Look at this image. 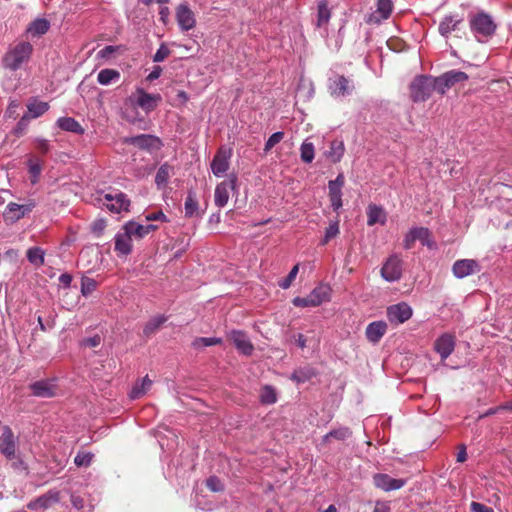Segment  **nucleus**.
I'll return each mask as SVG.
<instances>
[{"instance_id":"37998d69","label":"nucleus","mask_w":512,"mask_h":512,"mask_svg":"<svg viewBox=\"0 0 512 512\" xmlns=\"http://www.w3.org/2000/svg\"><path fill=\"white\" fill-rule=\"evenodd\" d=\"M27 166L29 173L31 175V182L35 184L38 181L40 174L42 172V163L39 159L31 157L27 161Z\"/></svg>"},{"instance_id":"7ed1b4c3","label":"nucleus","mask_w":512,"mask_h":512,"mask_svg":"<svg viewBox=\"0 0 512 512\" xmlns=\"http://www.w3.org/2000/svg\"><path fill=\"white\" fill-rule=\"evenodd\" d=\"M33 47L29 42H20L9 49L2 59L3 67L12 71L18 70L21 65L28 61Z\"/></svg>"},{"instance_id":"bb28decb","label":"nucleus","mask_w":512,"mask_h":512,"mask_svg":"<svg viewBox=\"0 0 512 512\" xmlns=\"http://www.w3.org/2000/svg\"><path fill=\"white\" fill-rule=\"evenodd\" d=\"M185 217H201L202 213L199 212V204L196 197V193L193 190L187 192V197L184 203Z\"/></svg>"},{"instance_id":"5fc2aeb1","label":"nucleus","mask_w":512,"mask_h":512,"mask_svg":"<svg viewBox=\"0 0 512 512\" xmlns=\"http://www.w3.org/2000/svg\"><path fill=\"white\" fill-rule=\"evenodd\" d=\"M284 138V133L281 131L273 133L265 143V152L270 151L276 144Z\"/></svg>"},{"instance_id":"f257e3e1","label":"nucleus","mask_w":512,"mask_h":512,"mask_svg":"<svg viewBox=\"0 0 512 512\" xmlns=\"http://www.w3.org/2000/svg\"><path fill=\"white\" fill-rule=\"evenodd\" d=\"M469 27L478 42L487 41L495 34L497 29L493 18L485 12L470 15Z\"/></svg>"},{"instance_id":"a211bd4d","label":"nucleus","mask_w":512,"mask_h":512,"mask_svg":"<svg viewBox=\"0 0 512 512\" xmlns=\"http://www.w3.org/2000/svg\"><path fill=\"white\" fill-rule=\"evenodd\" d=\"M374 485L386 492L398 490L406 484L404 479L392 478L388 474L378 473L373 476Z\"/></svg>"},{"instance_id":"ea45409f","label":"nucleus","mask_w":512,"mask_h":512,"mask_svg":"<svg viewBox=\"0 0 512 512\" xmlns=\"http://www.w3.org/2000/svg\"><path fill=\"white\" fill-rule=\"evenodd\" d=\"M260 402L264 405H272L277 402V393L273 386L265 385L260 391Z\"/></svg>"},{"instance_id":"a19ab883","label":"nucleus","mask_w":512,"mask_h":512,"mask_svg":"<svg viewBox=\"0 0 512 512\" xmlns=\"http://www.w3.org/2000/svg\"><path fill=\"white\" fill-rule=\"evenodd\" d=\"M345 184L343 173H339L334 180L328 182L329 196H342V188Z\"/></svg>"},{"instance_id":"7c9ffc66","label":"nucleus","mask_w":512,"mask_h":512,"mask_svg":"<svg viewBox=\"0 0 512 512\" xmlns=\"http://www.w3.org/2000/svg\"><path fill=\"white\" fill-rule=\"evenodd\" d=\"M351 436V429L349 427L341 426L325 434L322 438V443L326 444L331 438L336 439L338 441H344L350 438Z\"/></svg>"},{"instance_id":"6e6552de","label":"nucleus","mask_w":512,"mask_h":512,"mask_svg":"<svg viewBox=\"0 0 512 512\" xmlns=\"http://www.w3.org/2000/svg\"><path fill=\"white\" fill-rule=\"evenodd\" d=\"M328 88L333 97H345L351 95L355 87L353 81L344 75H335L329 79Z\"/></svg>"},{"instance_id":"338daca9","label":"nucleus","mask_w":512,"mask_h":512,"mask_svg":"<svg viewBox=\"0 0 512 512\" xmlns=\"http://www.w3.org/2000/svg\"><path fill=\"white\" fill-rule=\"evenodd\" d=\"M329 199L334 211H338L342 207V196H329Z\"/></svg>"},{"instance_id":"39448f33","label":"nucleus","mask_w":512,"mask_h":512,"mask_svg":"<svg viewBox=\"0 0 512 512\" xmlns=\"http://www.w3.org/2000/svg\"><path fill=\"white\" fill-rule=\"evenodd\" d=\"M132 106L143 109L146 113L153 111L157 104L161 101L159 94H149L142 88H137L127 100Z\"/></svg>"},{"instance_id":"4468645a","label":"nucleus","mask_w":512,"mask_h":512,"mask_svg":"<svg viewBox=\"0 0 512 512\" xmlns=\"http://www.w3.org/2000/svg\"><path fill=\"white\" fill-rule=\"evenodd\" d=\"M228 337L241 354L250 356L253 353L254 346L244 331L231 330Z\"/></svg>"},{"instance_id":"6e6d98bb","label":"nucleus","mask_w":512,"mask_h":512,"mask_svg":"<svg viewBox=\"0 0 512 512\" xmlns=\"http://www.w3.org/2000/svg\"><path fill=\"white\" fill-rule=\"evenodd\" d=\"M170 53V49L164 43H162L154 54L153 61L157 63L162 62L170 55Z\"/></svg>"},{"instance_id":"393cba45","label":"nucleus","mask_w":512,"mask_h":512,"mask_svg":"<svg viewBox=\"0 0 512 512\" xmlns=\"http://www.w3.org/2000/svg\"><path fill=\"white\" fill-rule=\"evenodd\" d=\"M132 235L123 230L115 235V251L121 255H128L132 251Z\"/></svg>"},{"instance_id":"c03bdc74","label":"nucleus","mask_w":512,"mask_h":512,"mask_svg":"<svg viewBox=\"0 0 512 512\" xmlns=\"http://www.w3.org/2000/svg\"><path fill=\"white\" fill-rule=\"evenodd\" d=\"M167 318L163 315H159L150 319L145 325L143 332L145 335H151L156 332L165 322Z\"/></svg>"},{"instance_id":"e433bc0d","label":"nucleus","mask_w":512,"mask_h":512,"mask_svg":"<svg viewBox=\"0 0 512 512\" xmlns=\"http://www.w3.org/2000/svg\"><path fill=\"white\" fill-rule=\"evenodd\" d=\"M172 167L168 163L162 164L155 176V183L158 188L165 186L171 176Z\"/></svg>"},{"instance_id":"f704fd0d","label":"nucleus","mask_w":512,"mask_h":512,"mask_svg":"<svg viewBox=\"0 0 512 512\" xmlns=\"http://www.w3.org/2000/svg\"><path fill=\"white\" fill-rule=\"evenodd\" d=\"M49 27L50 23L46 19L38 18L29 25L27 32L32 36H41L49 30Z\"/></svg>"},{"instance_id":"cd10ccee","label":"nucleus","mask_w":512,"mask_h":512,"mask_svg":"<svg viewBox=\"0 0 512 512\" xmlns=\"http://www.w3.org/2000/svg\"><path fill=\"white\" fill-rule=\"evenodd\" d=\"M386 213L382 207L370 204L367 209V224L373 226L376 223L385 224Z\"/></svg>"},{"instance_id":"6ab92c4d","label":"nucleus","mask_w":512,"mask_h":512,"mask_svg":"<svg viewBox=\"0 0 512 512\" xmlns=\"http://www.w3.org/2000/svg\"><path fill=\"white\" fill-rule=\"evenodd\" d=\"M0 452L9 460L15 457L16 445L10 427L5 426L0 436Z\"/></svg>"},{"instance_id":"20e7f679","label":"nucleus","mask_w":512,"mask_h":512,"mask_svg":"<svg viewBox=\"0 0 512 512\" xmlns=\"http://www.w3.org/2000/svg\"><path fill=\"white\" fill-rule=\"evenodd\" d=\"M468 75L460 70H450L438 77H434L436 92L444 95L455 84L468 80Z\"/></svg>"},{"instance_id":"3c124183","label":"nucleus","mask_w":512,"mask_h":512,"mask_svg":"<svg viewBox=\"0 0 512 512\" xmlns=\"http://www.w3.org/2000/svg\"><path fill=\"white\" fill-rule=\"evenodd\" d=\"M298 271H299V264H296L292 267V269L290 270L288 275L284 279L279 281V287L282 289H288L291 286L292 282L295 280V278L298 274Z\"/></svg>"},{"instance_id":"69168bd1","label":"nucleus","mask_w":512,"mask_h":512,"mask_svg":"<svg viewBox=\"0 0 512 512\" xmlns=\"http://www.w3.org/2000/svg\"><path fill=\"white\" fill-rule=\"evenodd\" d=\"M118 47L116 46H105L103 49H101L98 53V55L102 58L109 57L112 53L116 52Z\"/></svg>"},{"instance_id":"2eb2a0df","label":"nucleus","mask_w":512,"mask_h":512,"mask_svg":"<svg viewBox=\"0 0 512 512\" xmlns=\"http://www.w3.org/2000/svg\"><path fill=\"white\" fill-rule=\"evenodd\" d=\"M231 151L220 148L211 162V171L216 177H222L229 169Z\"/></svg>"},{"instance_id":"423d86ee","label":"nucleus","mask_w":512,"mask_h":512,"mask_svg":"<svg viewBox=\"0 0 512 512\" xmlns=\"http://www.w3.org/2000/svg\"><path fill=\"white\" fill-rule=\"evenodd\" d=\"M124 142L148 152L157 151L163 146V143L159 137L150 134H141L127 137L125 138Z\"/></svg>"},{"instance_id":"4d7b16f0","label":"nucleus","mask_w":512,"mask_h":512,"mask_svg":"<svg viewBox=\"0 0 512 512\" xmlns=\"http://www.w3.org/2000/svg\"><path fill=\"white\" fill-rule=\"evenodd\" d=\"M312 300L310 299L309 295L306 297H295L292 300V303L296 307H315L313 303H311Z\"/></svg>"},{"instance_id":"de8ad7c7","label":"nucleus","mask_w":512,"mask_h":512,"mask_svg":"<svg viewBox=\"0 0 512 512\" xmlns=\"http://www.w3.org/2000/svg\"><path fill=\"white\" fill-rule=\"evenodd\" d=\"M339 222L338 220L331 222L325 230L323 239L321 240L322 245H326L331 239L335 238L339 234Z\"/></svg>"},{"instance_id":"e2e57ef3","label":"nucleus","mask_w":512,"mask_h":512,"mask_svg":"<svg viewBox=\"0 0 512 512\" xmlns=\"http://www.w3.org/2000/svg\"><path fill=\"white\" fill-rule=\"evenodd\" d=\"M36 147L42 153H47L50 150V144L46 139H37Z\"/></svg>"},{"instance_id":"0eeeda50","label":"nucleus","mask_w":512,"mask_h":512,"mask_svg":"<svg viewBox=\"0 0 512 512\" xmlns=\"http://www.w3.org/2000/svg\"><path fill=\"white\" fill-rule=\"evenodd\" d=\"M237 176L232 174L229 176L227 181H222L217 184L214 192V202L219 208H223L227 205L230 197V191L236 189Z\"/></svg>"},{"instance_id":"1a4fd4ad","label":"nucleus","mask_w":512,"mask_h":512,"mask_svg":"<svg viewBox=\"0 0 512 512\" xmlns=\"http://www.w3.org/2000/svg\"><path fill=\"white\" fill-rule=\"evenodd\" d=\"M100 200L105 201L103 204L113 213L128 211L130 205V200L122 192L116 194L105 193Z\"/></svg>"},{"instance_id":"c756f323","label":"nucleus","mask_w":512,"mask_h":512,"mask_svg":"<svg viewBox=\"0 0 512 512\" xmlns=\"http://www.w3.org/2000/svg\"><path fill=\"white\" fill-rule=\"evenodd\" d=\"M57 125L60 129L68 132H73L75 134H83L84 129L79 124L78 121H76L72 117H61L57 120Z\"/></svg>"},{"instance_id":"4be33fe9","label":"nucleus","mask_w":512,"mask_h":512,"mask_svg":"<svg viewBox=\"0 0 512 512\" xmlns=\"http://www.w3.org/2000/svg\"><path fill=\"white\" fill-rule=\"evenodd\" d=\"M34 205L32 204H29V205H19L17 203H9L5 209V212H4V219L6 221H9V222H16L18 221L19 219H21L22 217L25 216V214L29 213L32 211V208H33Z\"/></svg>"},{"instance_id":"412c9836","label":"nucleus","mask_w":512,"mask_h":512,"mask_svg":"<svg viewBox=\"0 0 512 512\" xmlns=\"http://www.w3.org/2000/svg\"><path fill=\"white\" fill-rule=\"evenodd\" d=\"M387 328V323L382 320L369 323L365 330L366 339L374 345L378 344L386 334Z\"/></svg>"},{"instance_id":"c85d7f7f","label":"nucleus","mask_w":512,"mask_h":512,"mask_svg":"<svg viewBox=\"0 0 512 512\" xmlns=\"http://www.w3.org/2000/svg\"><path fill=\"white\" fill-rule=\"evenodd\" d=\"M151 386L152 380L148 377V375H146L144 378H142L140 381H137L134 384L129 393V397L132 400L139 399L146 394V392L151 388Z\"/></svg>"},{"instance_id":"79ce46f5","label":"nucleus","mask_w":512,"mask_h":512,"mask_svg":"<svg viewBox=\"0 0 512 512\" xmlns=\"http://www.w3.org/2000/svg\"><path fill=\"white\" fill-rule=\"evenodd\" d=\"M44 255L45 252L40 247H31L26 253L28 261L35 266H41L44 264Z\"/></svg>"},{"instance_id":"2f4dec72","label":"nucleus","mask_w":512,"mask_h":512,"mask_svg":"<svg viewBox=\"0 0 512 512\" xmlns=\"http://www.w3.org/2000/svg\"><path fill=\"white\" fill-rule=\"evenodd\" d=\"M331 17V10L328 7L327 0H319L317 2V27L326 25Z\"/></svg>"},{"instance_id":"72a5a7b5","label":"nucleus","mask_w":512,"mask_h":512,"mask_svg":"<svg viewBox=\"0 0 512 512\" xmlns=\"http://www.w3.org/2000/svg\"><path fill=\"white\" fill-rule=\"evenodd\" d=\"M316 375L314 368L306 366L295 369L291 375V379L297 383H305Z\"/></svg>"},{"instance_id":"5701e85b","label":"nucleus","mask_w":512,"mask_h":512,"mask_svg":"<svg viewBox=\"0 0 512 512\" xmlns=\"http://www.w3.org/2000/svg\"><path fill=\"white\" fill-rule=\"evenodd\" d=\"M157 226L154 224H139L135 221H129L123 226V230L128 231L132 236L142 239L150 232L155 231Z\"/></svg>"},{"instance_id":"58836bf2","label":"nucleus","mask_w":512,"mask_h":512,"mask_svg":"<svg viewBox=\"0 0 512 512\" xmlns=\"http://www.w3.org/2000/svg\"><path fill=\"white\" fill-rule=\"evenodd\" d=\"M27 109H28L27 115H28L29 119L38 118V117L42 116L46 111H48L49 105L47 102L35 101L32 103H29L27 105Z\"/></svg>"},{"instance_id":"9d476101","label":"nucleus","mask_w":512,"mask_h":512,"mask_svg":"<svg viewBox=\"0 0 512 512\" xmlns=\"http://www.w3.org/2000/svg\"><path fill=\"white\" fill-rule=\"evenodd\" d=\"M381 276L387 282L398 281L402 276V260L397 255L390 256L381 268Z\"/></svg>"},{"instance_id":"a18cd8bd","label":"nucleus","mask_w":512,"mask_h":512,"mask_svg":"<svg viewBox=\"0 0 512 512\" xmlns=\"http://www.w3.org/2000/svg\"><path fill=\"white\" fill-rule=\"evenodd\" d=\"M315 150L311 142H303L300 147V157L304 163H311L314 159Z\"/></svg>"},{"instance_id":"13d9d810","label":"nucleus","mask_w":512,"mask_h":512,"mask_svg":"<svg viewBox=\"0 0 512 512\" xmlns=\"http://www.w3.org/2000/svg\"><path fill=\"white\" fill-rule=\"evenodd\" d=\"M106 227V222L103 219L94 221L91 225V230L97 236H100Z\"/></svg>"},{"instance_id":"bf43d9fd","label":"nucleus","mask_w":512,"mask_h":512,"mask_svg":"<svg viewBox=\"0 0 512 512\" xmlns=\"http://www.w3.org/2000/svg\"><path fill=\"white\" fill-rule=\"evenodd\" d=\"M471 510L473 512H493V509L491 507L479 502H472Z\"/></svg>"},{"instance_id":"dca6fc26","label":"nucleus","mask_w":512,"mask_h":512,"mask_svg":"<svg viewBox=\"0 0 512 512\" xmlns=\"http://www.w3.org/2000/svg\"><path fill=\"white\" fill-rule=\"evenodd\" d=\"M463 24V17L458 14H450L443 17L439 22L438 32L444 37L448 38L452 32H456Z\"/></svg>"},{"instance_id":"473e14b6","label":"nucleus","mask_w":512,"mask_h":512,"mask_svg":"<svg viewBox=\"0 0 512 512\" xmlns=\"http://www.w3.org/2000/svg\"><path fill=\"white\" fill-rule=\"evenodd\" d=\"M345 152L344 142L342 140H333L330 143V149L326 153L327 157L331 159L333 163L341 161Z\"/></svg>"},{"instance_id":"052dcab7","label":"nucleus","mask_w":512,"mask_h":512,"mask_svg":"<svg viewBox=\"0 0 512 512\" xmlns=\"http://www.w3.org/2000/svg\"><path fill=\"white\" fill-rule=\"evenodd\" d=\"M145 219L147 221H156V220L166 221L167 220L166 215L162 211L149 213L145 216Z\"/></svg>"},{"instance_id":"4c0bfd02","label":"nucleus","mask_w":512,"mask_h":512,"mask_svg":"<svg viewBox=\"0 0 512 512\" xmlns=\"http://www.w3.org/2000/svg\"><path fill=\"white\" fill-rule=\"evenodd\" d=\"M392 7L391 0H377L375 14L379 15V17H377L376 21L379 22L380 20L388 19L392 13Z\"/></svg>"},{"instance_id":"c9c22d12","label":"nucleus","mask_w":512,"mask_h":512,"mask_svg":"<svg viewBox=\"0 0 512 512\" xmlns=\"http://www.w3.org/2000/svg\"><path fill=\"white\" fill-rule=\"evenodd\" d=\"M120 78V73L114 69H102L97 75V81L101 85H109Z\"/></svg>"},{"instance_id":"864d4df0","label":"nucleus","mask_w":512,"mask_h":512,"mask_svg":"<svg viewBox=\"0 0 512 512\" xmlns=\"http://www.w3.org/2000/svg\"><path fill=\"white\" fill-rule=\"evenodd\" d=\"M206 486L213 492H221L224 490V485L221 480L216 476H211L206 480Z\"/></svg>"},{"instance_id":"b1692460","label":"nucleus","mask_w":512,"mask_h":512,"mask_svg":"<svg viewBox=\"0 0 512 512\" xmlns=\"http://www.w3.org/2000/svg\"><path fill=\"white\" fill-rule=\"evenodd\" d=\"M309 297L312 300L311 303H313L314 306L317 307L322 303L330 301L331 288L328 284L320 283L310 292Z\"/></svg>"},{"instance_id":"603ef678","label":"nucleus","mask_w":512,"mask_h":512,"mask_svg":"<svg viewBox=\"0 0 512 512\" xmlns=\"http://www.w3.org/2000/svg\"><path fill=\"white\" fill-rule=\"evenodd\" d=\"M222 339L217 337H200L194 340L193 346L194 347H209L217 344H221Z\"/></svg>"},{"instance_id":"9b49d317","label":"nucleus","mask_w":512,"mask_h":512,"mask_svg":"<svg viewBox=\"0 0 512 512\" xmlns=\"http://www.w3.org/2000/svg\"><path fill=\"white\" fill-rule=\"evenodd\" d=\"M479 271L480 266L474 259H460L455 261L452 266V273L458 279L473 275Z\"/></svg>"},{"instance_id":"f03ea898","label":"nucleus","mask_w":512,"mask_h":512,"mask_svg":"<svg viewBox=\"0 0 512 512\" xmlns=\"http://www.w3.org/2000/svg\"><path fill=\"white\" fill-rule=\"evenodd\" d=\"M410 98L415 103L425 102L436 92L434 77L418 75L409 85Z\"/></svg>"},{"instance_id":"aec40b11","label":"nucleus","mask_w":512,"mask_h":512,"mask_svg":"<svg viewBox=\"0 0 512 512\" xmlns=\"http://www.w3.org/2000/svg\"><path fill=\"white\" fill-rule=\"evenodd\" d=\"M436 352L442 360L447 359L455 348V338L453 335L445 333L438 337L434 344Z\"/></svg>"},{"instance_id":"09e8293b","label":"nucleus","mask_w":512,"mask_h":512,"mask_svg":"<svg viewBox=\"0 0 512 512\" xmlns=\"http://www.w3.org/2000/svg\"><path fill=\"white\" fill-rule=\"evenodd\" d=\"M410 237L416 240H420L422 244H426V240L430 237V231L425 227H414L410 229Z\"/></svg>"},{"instance_id":"680f3d73","label":"nucleus","mask_w":512,"mask_h":512,"mask_svg":"<svg viewBox=\"0 0 512 512\" xmlns=\"http://www.w3.org/2000/svg\"><path fill=\"white\" fill-rule=\"evenodd\" d=\"M100 337L98 335L86 338L82 341V345L85 347H97L100 344Z\"/></svg>"},{"instance_id":"a878e982","label":"nucleus","mask_w":512,"mask_h":512,"mask_svg":"<svg viewBox=\"0 0 512 512\" xmlns=\"http://www.w3.org/2000/svg\"><path fill=\"white\" fill-rule=\"evenodd\" d=\"M33 395L49 398L55 395V385L47 380L36 381L30 385Z\"/></svg>"},{"instance_id":"49530a36","label":"nucleus","mask_w":512,"mask_h":512,"mask_svg":"<svg viewBox=\"0 0 512 512\" xmlns=\"http://www.w3.org/2000/svg\"><path fill=\"white\" fill-rule=\"evenodd\" d=\"M93 457L94 455L91 452L79 451L74 458V463L78 467H88L90 466Z\"/></svg>"},{"instance_id":"f3484780","label":"nucleus","mask_w":512,"mask_h":512,"mask_svg":"<svg viewBox=\"0 0 512 512\" xmlns=\"http://www.w3.org/2000/svg\"><path fill=\"white\" fill-rule=\"evenodd\" d=\"M176 20L183 31L193 29L196 24L195 15L186 3L180 4L176 8Z\"/></svg>"},{"instance_id":"ddd939ff","label":"nucleus","mask_w":512,"mask_h":512,"mask_svg":"<svg viewBox=\"0 0 512 512\" xmlns=\"http://www.w3.org/2000/svg\"><path fill=\"white\" fill-rule=\"evenodd\" d=\"M412 313V308L405 302L391 305L387 309V317L389 321L396 324H401L409 320Z\"/></svg>"},{"instance_id":"8fccbe9b","label":"nucleus","mask_w":512,"mask_h":512,"mask_svg":"<svg viewBox=\"0 0 512 512\" xmlns=\"http://www.w3.org/2000/svg\"><path fill=\"white\" fill-rule=\"evenodd\" d=\"M97 287V282L93 278L83 276L81 278V293L84 296L90 295Z\"/></svg>"},{"instance_id":"774afa93","label":"nucleus","mask_w":512,"mask_h":512,"mask_svg":"<svg viewBox=\"0 0 512 512\" xmlns=\"http://www.w3.org/2000/svg\"><path fill=\"white\" fill-rule=\"evenodd\" d=\"M373 512H390V507L386 502L378 501L375 504Z\"/></svg>"},{"instance_id":"0e129e2a","label":"nucleus","mask_w":512,"mask_h":512,"mask_svg":"<svg viewBox=\"0 0 512 512\" xmlns=\"http://www.w3.org/2000/svg\"><path fill=\"white\" fill-rule=\"evenodd\" d=\"M71 504L74 508L80 510L84 507V499L79 495L72 494Z\"/></svg>"},{"instance_id":"f8f14e48","label":"nucleus","mask_w":512,"mask_h":512,"mask_svg":"<svg viewBox=\"0 0 512 512\" xmlns=\"http://www.w3.org/2000/svg\"><path fill=\"white\" fill-rule=\"evenodd\" d=\"M60 500V493L57 490H49L45 494L31 500L27 504L29 510H46Z\"/></svg>"}]
</instances>
